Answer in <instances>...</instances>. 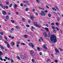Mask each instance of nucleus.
Instances as JSON below:
<instances>
[{"label": "nucleus", "mask_w": 63, "mask_h": 63, "mask_svg": "<svg viewBox=\"0 0 63 63\" xmlns=\"http://www.w3.org/2000/svg\"><path fill=\"white\" fill-rule=\"evenodd\" d=\"M53 13L54 14V15H55V16H57V14H56V13L55 12H53Z\"/></svg>", "instance_id": "obj_17"}, {"label": "nucleus", "mask_w": 63, "mask_h": 63, "mask_svg": "<svg viewBox=\"0 0 63 63\" xmlns=\"http://www.w3.org/2000/svg\"><path fill=\"white\" fill-rule=\"evenodd\" d=\"M2 38V36L1 35L0 36V40H1V39Z\"/></svg>", "instance_id": "obj_57"}, {"label": "nucleus", "mask_w": 63, "mask_h": 63, "mask_svg": "<svg viewBox=\"0 0 63 63\" xmlns=\"http://www.w3.org/2000/svg\"><path fill=\"white\" fill-rule=\"evenodd\" d=\"M12 5H13V4H12V3L11 4L9 5V7L10 8V7H12Z\"/></svg>", "instance_id": "obj_25"}, {"label": "nucleus", "mask_w": 63, "mask_h": 63, "mask_svg": "<svg viewBox=\"0 0 63 63\" xmlns=\"http://www.w3.org/2000/svg\"><path fill=\"white\" fill-rule=\"evenodd\" d=\"M55 7H56V9L58 10V7H57V6H56Z\"/></svg>", "instance_id": "obj_62"}, {"label": "nucleus", "mask_w": 63, "mask_h": 63, "mask_svg": "<svg viewBox=\"0 0 63 63\" xmlns=\"http://www.w3.org/2000/svg\"><path fill=\"white\" fill-rule=\"evenodd\" d=\"M16 46L18 47H19V45H18V44H17L16 45Z\"/></svg>", "instance_id": "obj_58"}, {"label": "nucleus", "mask_w": 63, "mask_h": 63, "mask_svg": "<svg viewBox=\"0 0 63 63\" xmlns=\"http://www.w3.org/2000/svg\"><path fill=\"white\" fill-rule=\"evenodd\" d=\"M26 57H25V56H24V57L23 59H26Z\"/></svg>", "instance_id": "obj_54"}, {"label": "nucleus", "mask_w": 63, "mask_h": 63, "mask_svg": "<svg viewBox=\"0 0 63 63\" xmlns=\"http://www.w3.org/2000/svg\"><path fill=\"white\" fill-rule=\"evenodd\" d=\"M17 57L18 59H19V60H20V58L18 56H17Z\"/></svg>", "instance_id": "obj_27"}, {"label": "nucleus", "mask_w": 63, "mask_h": 63, "mask_svg": "<svg viewBox=\"0 0 63 63\" xmlns=\"http://www.w3.org/2000/svg\"><path fill=\"white\" fill-rule=\"evenodd\" d=\"M32 62H33V63H34V62H35V60H34V59H32Z\"/></svg>", "instance_id": "obj_16"}, {"label": "nucleus", "mask_w": 63, "mask_h": 63, "mask_svg": "<svg viewBox=\"0 0 63 63\" xmlns=\"http://www.w3.org/2000/svg\"><path fill=\"white\" fill-rule=\"evenodd\" d=\"M11 61H12V62H14V60H13L12 59H11Z\"/></svg>", "instance_id": "obj_49"}, {"label": "nucleus", "mask_w": 63, "mask_h": 63, "mask_svg": "<svg viewBox=\"0 0 63 63\" xmlns=\"http://www.w3.org/2000/svg\"><path fill=\"white\" fill-rule=\"evenodd\" d=\"M40 39L42 41H44V40H43V38H42V37H40Z\"/></svg>", "instance_id": "obj_31"}, {"label": "nucleus", "mask_w": 63, "mask_h": 63, "mask_svg": "<svg viewBox=\"0 0 63 63\" xmlns=\"http://www.w3.org/2000/svg\"><path fill=\"white\" fill-rule=\"evenodd\" d=\"M2 7L4 9H5V6H2Z\"/></svg>", "instance_id": "obj_21"}, {"label": "nucleus", "mask_w": 63, "mask_h": 63, "mask_svg": "<svg viewBox=\"0 0 63 63\" xmlns=\"http://www.w3.org/2000/svg\"><path fill=\"white\" fill-rule=\"evenodd\" d=\"M31 18L32 20H34V17L33 16H31Z\"/></svg>", "instance_id": "obj_10"}, {"label": "nucleus", "mask_w": 63, "mask_h": 63, "mask_svg": "<svg viewBox=\"0 0 63 63\" xmlns=\"http://www.w3.org/2000/svg\"><path fill=\"white\" fill-rule=\"evenodd\" d=\"M36 26H37V27H39V28H41V26H39L38 25H36Z\"/></svg>", "instance_id": "obj_34"}, {"label": "nucleus", "mask_w": 63, "mask_h": 63, "mask_svg": "<svg viewBox=\"0 0 63 63\" xmlns=\"http://www.w3.org/2000/svg\"><path fill=\"white\" fill-rule=\"evenodd\" d=\"M2 59V57H0V60H1V61H3V59Z\"/></svg>", "instance_id": "obj_42"}, {"label": "nucleus", "mask_w": 63, "mask_h": 63, "mask_svg": "<svg viewBox=\"0 0 63 63\" xmlns=\"http://www.w3.org/2000/svg\"><path fill=\"white\" fill-rule=\"evenodd\" d=\"M24 56H23V55H21V58H22L23 59Z\"/></svg>", "instance_id": "obj_24"}, {"label": "nucleus", "mask_w": 63, "mask_h": 63, "mask_svg": "<svg viewBox=\"0 0 63 63\" xmlns=\"http://www.w3.org/2000/svg\"><path fill=\"white\" fill-rule=\"evenodd\" d=\"M15 6L16 7H17V5L16 4H15Z\"/></svg>", "instance_id": "obj_47"}, {"label": "nucleus", "mask_w": 63, "mask_h": 63, "mask_svg": "<svg viewBox=\"0 0 63 63\" xmlns=\"http://www.w3.org/2000/svg\"><path fill=\"white\" fill-rule=\"evenodd\" d=\"M5 4L7 5H9V2L7 1H6L5 2Z\"/></svg>", "instance_id": "obj_12"}, {"label": "nucleus", "mask_w": 63, "mask_h": 63, "mask_svg": "<svg viewBox=\"0 0 63 63\" xmlns=\"http://www.w3.org/2000/svg\"><path fill=\"white\" fill-rule=\"evenodd\" d=\"M11 21L12 23H14V21L13 20H12Z\"/></svg>", "instance_id": "obj_35"}, {"label": "nucleus", "mask_w": 63, "mask_h": 63, "mask_svg": "<svg viewBox=\"0 0 63 63\" xmlns=\"http://www.w3.org/2000/svg\"><path fill=\"white\" fill-rule=\"evenodd\" d=\"M27 27H29V25H26Z\"/></svg>", "instance_id": "obj_46"}, {"label": "nucleus", "mask_w": 63, "mask_h": 63, "mask_svg": "<svg viewBox=\"0 0 63 63\" xmlns=\"http://www.w3.org/2000/svg\"><path fill=\"white\" fill-rule=\"evenodd\" d=\"M44 35L45 36V37H47V34L46 32H44L43 33Z\"/></svg>", "instance_id": "obj_4"}, {"label": "nucleus", "mask_w": 63, "mask_h": 63, "mask_svg": "<svg viewBox=\"0 0 63 63\" xmlns=\"http://www.w3.org/2000/svg\"><path fill=\"white\" fill-rule=\"evenodd\" d=\"M7 46L8 47H10V44H9V43L8 44H7Z\"/></svg>", "instance_id": "obj_19"}, {"label": "nucleus", "mask_w": 63, "mask_h": 63, "mask_svg": "<svg viewBox=\"0 0 63 63\" xmlns=\"http://www.w3.org/2000/svg\"><path fill=\"white\" fill-rule=\"evenodd\" d=\"M11 30H12V31H14V30L13 28H12L11 29Z\"/></svg>", "instance_id": "obj_53"}, {"label": "nucleus", "mask_w": 63, "mask_h": 63, "mask_svg": "<svg viewBox=\"0 0 63 63\" xmlns=\"http://www.w3.org/2000/svg\"><path fill=\"white\" fill-rule=\"evenodd\" d=\"M50 39H51V41L52 42L54 43L57 42V40H56V37L55 35H52L50 37Z\"/></svg>", "instance_id": "obj_1"}, {"label": "nucleus", "mask_w": 63, "mask_h": 63, "mask_svg": "<svg viewBox=\"0 0 63 63\" xmlns=\"http://www.w3.org/2000/svg\"><path fill=\"white\" fill-rule=\"evenodd\" d=\"M36 1L37 2H38V3H39L40 2H39V0H36Z\"/></svg>", "instance_id": "obj_59"}, {"label": "nucleus", "mask_w": 63, "mask_h": 63, "mask_svg": "<svg viewBox=\"0 0 63 63\" xmlns=\"http://www.w3.org/2000/svg\"><path fill=\"white\" fill-rule=\"evenodd\" d=\"M28 22L29 23H30V22H31V21H30V20H29L28 21Z\"/></svg>", "instance_id": "obj_56"}, {"label": "nucleus", "mask_w": 63, "mask_h": 63, "mask_svg": "<svg viewBox=\"0 0 63 63\" xmlns=\"http://www.w3.org/2000/svg\"><path fill=\"white\" fill-rule=\"evenodd\" d=\"M0 34L1 35H3V34H4V33L1 32H0Z\"/></svg>", "instance_id": "obj_30"}, {"label": "nucleus", "mask_w": 63, "mask_h": 63, "mask_svg": "<svg viewBox=\"0 0 63 63\" xmlns=\"http://www.w3.org/2000/svg\"><path fill=\"white\" fill-rule=\"evenodd\" d=\"M53 32H54V33H56V31H55V30H53Z\"/></svg>", "instance_id": "obj_50"}, {"label": "nucleus", "mask_w": 63, "mask_h": 63, "mask_svg": "<svg viewBox=\"0 0 63 63\" xmlns=\"http://www.w3.org/2000/svg\"><path fill=\"white\" fill-rule=\"evenodd\" d=\"M45 29L47 31H49V30H48V28H45Z\"/></svg>", "instance_id": "obj_14"}, {"label": "nucleus", "mask_w": 63, "mask_h": 63, "mask_svg": "<svg viewBox=\"0 0 63 63\" xmlns=\"http://www.w3.org/2000/svg\"><path fill=\"white\" fill-rule=\"evenodd\" d=\"M55 51L56 52H57L58 53H59V51H58V50L57 49H55Z\"/></svg>", "instance_id": "obj_15"}, {"label": "nucleus", "mask_w": 63, "mask_h": 63, "mask_svg": "<svg viewBox=\"0 0 63 63\" xmlns=\"http://www.w3.org/2000/svg\"><path fill=\"white\" fill-rule=\"evenodd\" d=\"M32 48H33V47H34V45H33L32 44Z\"/></svg>", "instance_id": "obj_55"}, {"label": "nucleus", "mask_w": 63, "mask_h": 63, "mask_svg": "<svg viewBox=\"0 0 63 63\" xmlns=\"http://www.w3.org/2000/svg\"><path fill=\"white\" fill-rule=\"evenodd\" d=\"M59 49L61 51H63V50H62V49H61L60 48H59Z\"/></svg>", "instance_id": "obj_45"}, {"label": "nucleus", "mask_w": 63, "mask_h": 63, "mask_svg": "<svg viewBox=\"0 0 63 63\" xmlns=\"http://www.w3.org/2000/svg\"><path fill=\"white\" fill-rule=\"evenodd\" d=\"M24 37L25 38H28V35H24Z\"/></svg>", "instance_id": "obj_7"}, {"label": "nucleus", "mask_w": 63, "mask_h": 63, "mask_svg": "<svg viewBox=\"0 0 63 63\" xmlns=\"http://www.w3.org/2000/svg\"><path fill=\"white\" fill-rule=\"evenodd\" d=\"M48 35L49 36H48L47 37L48 38H49L50 36V33H49Z\"/></svg>", "instance_id": "obj_20"}, {"label": "nucleus", "mask_w": 63, "mask_h": 63, "mask_svg": "<svg viewBox=\"0 0 63 63\" xmlns=\"http://www.w3.org/2000/svg\"><path fill=\"white\" fill-rule=\"evenodd\" d=\"M2 54H3V53L1 51H0V57L2 56L1 55Z\"/></svg>", "instance_id": "obj_8"}, {"label": "nucleus", "mask_w": 63, "mask_h": 63, "mask_svg": "<svg viewBox=\"0 0 63 63\" xmlns=\"http://www.w3.org/2000/svg\"><path fill=\"white\" fill-rule=\"evenodd\" d=\"M32 29H35L34 27H33V26L32 27Z\"/></svg>", "instance_id": "obj_44"}, {"label": "nucleus", "mask_w": 63, "mask_h": 63, "mask_svg": "<svg viewBox=\"0 0 63 63\" xmlns=\"http://www.w3.org/2000/svg\"><path fill=\"white\" fill-rule=\"evenodd\" d=\"M6 17L7 19H8L9 16H6Z\"/></svg>", "instance_id": "obj_38"}, {"label": "nucleus", "mask_w": 63, "mask_h": 63, "mask_svg": "<svg viewBox=\"0 0 63 63\" xmlns=\"http://www.w3.org/2000/svg\"><path fill=\"white\" fill-rule=\"evenodd\" d=\"M4 38H5V39H6V40H8V38H7V37L4 36Z\"/></svg>", "instance_id": "obj_43"}, {"label": "nucleus", "mask_w": 63, "mask_h": 63, "mask_svg": "<svg viewBox=\"0 0 63 63\" xmlns=\"http://www.w3.org/2000/svg\"><path fill=\"white\" fill-rule=\"evenodd\" d=\"M20 5L22 7V6H23V4H22V3H21L20 4Z\"/></svg>", "instance_id": "obj_61"}, {"label": "nucleus", "mask_w": 63, "mask_h": 63, "mask_svg": "<svg viewBox=\"0 0 63 63\" xmlns=\"http://www.w3.org/2000/svg\"><path fill=\"white\" fill-rule=\"evenodd\" d=\"M56 29H57V30H58V31H59V29L58 28V27H56Z\"/></svg>", "instance_id": "obj_40"}, {"label": "nucleus", "mask_w": 63, "mask_h": 63, "mask_svg": "<svg viewBox=\"0 0 63 63\" xmlns=\"http://www.w3.org/2000/svg\"><path fill=\"white\" fill-rule=\"evenodd\" d=\"M33 52H33V51H31L30 53L31 55H33Z\"/></svg>", "instance_id": "obj_11"}, {"label": "nucleus", "mask_w": 63, "mask_h": 63, "mask_svg": "<svg viewBox=\"0 0 63 63\" xmlns=\"http://www.w3.org/2000/svg\"><path fill=\"white\" fill-rule=\"evenodd\" d=\"M21 45H25V44L24 43H21Z\"/></svg>", "instance_id": "obj_36"}, {"label": "nucleus", "mask_w": 63, "mask_h": 63, "mask_svg": "<svg viewBox=\"0 0 63 63\" xmlns=\"http://www.w3.org/2000/svg\"><path fill=\"white\" fill-rule=\"evenodd\" d=\"M11 44L12 46H14L15 45V43L14 42H12L11 43Z\"/></svg>", "instance_id": "obj_13"}, {"label": "nucleus", "mask_w": 63, "mask_h": 63, "mask_svg": "<svg viewBox=\"0 0 63 63\" xmlns=\"http://www.w3.org/2000/svg\"><path fill=\"white\" fill-rule=\"evenodd\" d=\"M39 54L40 55H42V52H40L39 53Z\"/></svg>", "instance_id": "obj_52"}, {"label": "nucleus", "mask_w": 63, "mask_h": 63, "mask_svg": "<svg viewBox=\"0 0 63 63\" xmlns=\"http://www.w3.org/2000/svg\"><path fill=\"white\" fill-rule=\"evenodd\" d=\"M50 59H47V60H46L47 62H48V61H50Z\"/></svg>", "instance_id": "obj_23"}, {"label": "nucleus", "mask_w": 63, "mask_h": 63, "mask_svg": "<svg viewBox=\"0 0 63 63\" xmlns=\"http://www.w3.org/2000/svg\"><path fill=\"white\" fill-rule=\"evenodd\" d=\"M52 28L53 29V30L56 29V28H55V27H54L52 26Z\"/></svg>", "instance_id": "obj_18"}, {"label": "nucleus", "mask_w": 63, "mask_h": 63, "mask_svg": "<svg viewBox=\"0 0 63 63\" xmlns=\"http://www.w3.org/2000/svg\"><path fill=\"white\" fill-rule=\"evenodd\" d=\"M40 15H41V16H46V14L43 11H42L41 12Z\"/></svg>", "instance_id": "obj_2"}, {"label": "nucleus", "mask_w": 63, "mask_h": 63, "mask_svg": "<svg viewBox=\"0 0 63 63\" xmlns=\"http://www.w3.org/2000/svg\"><path fill=\"white\" fill-rule=\"evenodd\" d=\"M22 20L24 21H25V19L24 18H22Z\"/></svg>", "instance_id": "obj_51"}, {"label": "nucleus", "mask_w": 63, "mask_h": 63, "mask_svg": "<svg viewBox=\"0 0 63 63\" xmlns=\"http://www.w3.org/2000/svg\"><path fill=\"white\" fill-rule=\"evenodd\" d=\"M51 25H54V23H52L51 24Z\"/></svg>", "instance_id": "obj_48"}, {"label": "nucleus", "mask_w": 63, "mask_h": 63, "mask_svg": "<svg viewBox=\"0 0 63 63\" xmlns=\"http://www.w3.org/2000/svg\"><path fill=\"white\" fill-rule=\"evenodd\" d=\"M56 25H57V26H58L59 25V23H58L57 22L56 23Z\"/></svg>", "instance_id": "obj_37"}, {"label": "nucleus", "mask_w": 63, "mask_h": 63, "mask_svg": "<svg viewBox=\"0 0 63 63\" xmlns=\"http://www.w3.org/2000/svg\"><path fill=\"white\" fill-rule=\"evenodd\" d=\"M46 7H47V8L48 9H49V7H48V6L46 5Z\"/></svg>", "instance_id": "obj_60"}, {"label": "nucleus", "mask_w": 63, "mask_h": 63, "mask_svg": "<svg viewBox=\"0 0 63 63\" xmlns=\"http://www.w3.org/2000/svg\"><path fill=\"white\" fill-rule=\"evenodd\" d=\"M29 10V9L28 8H26L25 9V11H28Z\"/></svg>", "instance_id": "obj_28"}, {"label": "nucleus", "mask_w": 63, "mask_h": 63, "mask_svg": "<svg viewBox=\"0 0 63 63\" xmlns=\"http://www.w3.org/2000/svg\"><path fill=\"white\" fill-rule=\"evenodd\" d=\"M43 47L44 48V49H47V48L46 47V46L43 45Z\"/></svg>", "instance_id": "obj_5"}, {"label": "nucleus", "mask_w": 63, "mask_h": 63, "mask_svg": "<svg viewBox=\"0 0 63 63\" xmlns=\"http://www.w3.org/2000/svg\"><path fill=\"white\" fill-rule=\"evenodd\" d=\"M57 19L58 21H59V20H60V19H59V17H58L57 18Z\"/></svg>", "instance_id": "obj_32"}, {"label": "nucleus", "mask_w": 63, "mask_h": 63, "mask_svg": "<svg viewBox=\"0 0 63 63\" xmlns=\"http://www.w3.org/2000/svg\"><path fill=\"white\" fill-rule=\"evenodd\" d=\"M33 23L34 24V25H35V26H36V25H38V24H37V23L36 22H33Z\"/></svg>", "instance_id": "obj_9"}, {"label": "nucleus", "mask_w": 63, "mask_h": 63, "mask_svg": "<svg viewBox=\"0 0 63 63\" xmlns=\"http://www.w3.org/2000/svg\"><path fill=\"white\" fill-rule=\"evenodd\" d=\"M32 44H33L32 43H30L29 44V45L30 46H32Z\"/></svg>", "instance_id": "obj_29"}, {"label": "nucleus", "mask_w": 63, "mask_h": 63, "mask_svg": "<svg viewBox=\"0 0 63 63\" xmlns=\"http://www.w3.org/2000/svg\"><path fill=\"white\" fill-rule=\"evenodd\" d=\"M4 43H5V44H7V45L9 43H8V42H7L6 41H5L4 42Z\"/></svg>", "instance_id": "obj_41"}, {"label": "nucleus", "mask_w": 63, "mask_h": 63, "mask_svg": "<svg viewBox=\"0 0 63 63\" xmlns=\"http://www.w3.org/2000/svg\"><path fill=\"white\" fill-rule=\"evenodd\" d=\"M37 48L38 50V51L40 50V48L39 47H37Z\"/></svg>", "instance_id": "obj_22"}, {"label": "nucleus", "mask_w": 63, "mask_h": 63, "mask_svg": "<svg viewBox=\"0 0 63 63\" xmlns=\"http://www.w3.org/2000/svg\"><path fill=\"white\" fill-rule=\"evenodd\" d=\"M20 42H17L16 44H19Z\"/></svg>", "instance_id": "obj_63"}, {"label": "nucleus", "mask_w": 63, "mask_h": 63, "mask_svg": "<svg viewBox=\"0 0 63 63\" xmlns=\"http://www.w3.org/2000/svg\"><path fill=\"white\" fill-rule=\"evenodd\" d=\"M16 28H19V27L18 26H16Z\"/></svg>", "instance_id": "obj_33"}, {"label": "nucleus", "mask_w": 63, "mask_h": 63, "mask_svg": "<svg viewBox=\"0 0 63 63\" xmlns=\"http://www.w3.org/2000/svg\"><path fill=\"white\" fill-rule=\"evenodd\" d=\"M5 8H6V9H8V6H5Z\"/></svg>", "instance_id": "obj_64"}, {"label": "nucleus", "mask_w": 63, "mask_h": 63, "mask_svg": "<svg viewBox=\"0 0 63 63\" xmlns=\"http://www.w3.org/2000/svg\"><path fill=\"white\" fill-rule=\"evenodd\" d=\"M51 15H50V14H49L48 15V16L49 17H51Z\"/></svg>", "instance_id": "obj_39"}, {"label": "nucleus", "mask_w": 63, "mask_h": 63, "mask_svg": "<svg viewBox=\"0 0 63 63\" xmlns=\"http://www.w3.org/2000/svg\"><path fill=\"white\" fill-rule=\"evenodd\" d=\"M24 3H26L28 5H30V4L29 3V2L28 1H24Z\"/></svg>", "instance_id": "obj_3"}, {"label": "nucleus", "mask_w": 63, "mask_h": 63, "mask_svg": "<svg viewBox=\"0 0 63 63\" xmlns=\"http://www.w3.org/2000/svg\"><path fill=\"white\" fill-rule=\"evenodd\" d=\"M2 13L3 14V15H4L6 14V12H5V11H2Z\"/></svg>", "instance_id": "obj_6"}, {"label": "nucleus", "mask_w": 63, "mask_h": 63, "mask_svg": "<svg viewBox=\"0 0 63 63\" xmlns=\"http://www.w3.org/2000/svg\"><path fill=\"white\" fill-rule=\"evenodd\" d=\"M54 62L56 63H57L58 62V61L56 60H54Z\"/></svg>", "instance_id": "obj_26"}]
</instances>
